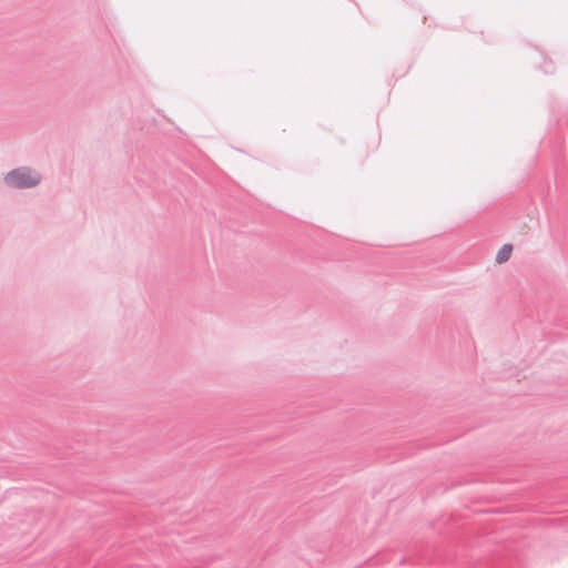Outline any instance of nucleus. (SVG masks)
I'll return each instance as SVG.
<instances>
[{
  "label": "nucleus",
  "instance_id": "1",
  "mask_svg": "<svg viewBox=\"0 0 568 568\" xmlns=\"http://www.w3.org/2000/svg\"><path fill=\"white\" fill-rule=\"evenodd\" d=\"M41 174L30 166H19L3 176V184L14 190L36 187L41 183Z\"/></svg>",
  "mask_w": 568,
  "mask_h": 568
},
{
  "label": "nucleus",
  "instance_id": "2",
  "mask_svg": "<svg viewBox=\"0 0 568 568\" xmlns=\"http://www.w3.org/2000/svg\"><path fill=\"white\" fill-rule=\"evenodd\" d=\"M511 252H513V245L511 244H504L499 251L497 252V255H496V262L497 263H505L509 260L510 255H511Z\"/></svg>",
  "mask_w": 568,
  "mask_h": 568
},
{
  "label": "nucleus",
  "instance_id": "3",
  "mask_svg": "<svg viewBox=\"0 0 568 568\" xmlns=\"http://www.w3.org/2000/svg\"><path fill=\"white\" fill-rule=\"evenodd\" d=\"M542 70L546 74H551L555 71L551 60L544 59Z\"/></svg>",
  "mask_w": 568,
  "mask_h": 568
}]
</instances>
